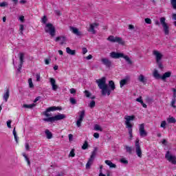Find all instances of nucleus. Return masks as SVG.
Wrapping results in <instances>:
<instances>
[{
	"mask_svg": "<svg viewBox=\"0 0 176 176\" xmlns=\"http://www.w3.org/2000/svg\"><path fill=\"white\" fill-rule=\"evenodd\" d=\"M144 21L146 24H152V20L149 18H146Z\"/></svg>",
	"mask_w": 176,
	"mask_h": 176,
	"instance_id": "nucleus-45",
	"label": "nucleus"
},
{
	"mask_svg": "<svg viewBox=\"0 0 176 176\" xmlns=\"http://www.w3.org/2000/svg\"><path fill=\"white\" fill-rule=\"evenodd\" d=\"M19 20H20V21H24V16H21L20 17H19Z\"/></svg>",
	"mask_w": 176,
	"mask_h": 176,
	"instance_id": "nucleus-61",
	"label": "nucleus"
},
{
	"mask_svg": "<svg viewBox=\"0 0 176 176\" xmlns=\"http://www.w3.org/2000/svg\"><path fill=\"white\" fill-rule=\"evenodd\" d=\"M45 31L47 34H50V35L54 38L56 36V28L52 23H47L45 27Z\"/></svg>",
	"mask_w": 176,
	"mask_h": 176,
	"instance_id": "nucleus-6",
	"label": "nucleus"
},
{
	"mask_svg": "<svg viewBox=\"0 0 176 176\" xmlns=\"http://www.w3.org/2000/svg\"><path fill=\"white\" fill-rule=\"evenodd\" d=\"M139 131L140 137H146V135H148V133L145 131L144 124H141L140 125Z\"/></svg>",
	"mask_w": 176,
	"mask_h": 176,
	"instance_id": "nucleus-12",
	"label": "nucleus"
},
{
	"mask_svg": "<svg viewBox=\"0 0 176 176\" xmlns=\"http://www.w3.org/2000/svg\"><path fill=\"white\" fill-rule=\"evenodd\" d=\"M35 107V104H23V108H27L29 109H31L32 108H34Z\"/></svg>",
	"mask_w": 176,
	"mask_h": 176,
	"instance_id": "nucleus-32",
	"label": "nucleus"
},
{
	"mask_svg": "<svg viewBox=\"0 0 176 176\" xmlns=\"http://www.w3.org/2000/svg\"><path fill=\"white\" fill-rule=\"evenodd\" d=\"M170 3L173 9H176V0H170Z\"/></svg>",
	"mask_w": 176,
	"mask_h": 176,
	"instance_id": "nucleus-39",
	"label": "nucleus"
},
{
	"mask_svg": "<svg viewBox=\"0 0 176 176\" xmlns=\"http://www.w3.org/2000/svg\"><path fill=\"white\" fill-rule=\"evenodd\" d=\"M160 24L162 25V28H164V32L165 35H168V34H170V28L168 27L167 23H166V18L161 17L160 19Z\"/></svg>",
	"mask_w": 176,
	"mask_h": 176,
	"instance_id": "nucleus-7",
	"label": "nucleus"
},
{
	"mask_svg": "<svg viewBox=\"0 0 176 176\" xmlns=\"http://www.w3.org/2000/svg\"><path fill=\"white\" fill-rule=\"evenodd\" d=\"M84 93H85V96L87 97V98H89V97H90V96H91V94H90L89 91H87V90H85V91H84Z\"/></svg>",
	"mask_w": 176,
	"mask_h": 176,
	"instance_id": "nucleus-49",
	"label": "nucleus"
},
{
	"mask_svg": "<svg viewBox=\"0 0 176 176\" xmlns=\"http://www.w3.org/2000/svg\"><path fill=\"white\" fill-rule=\"evenodd\" d=\"M153 54L155 57L156 63L160 69H163V64H162V59L163 58V54L157 50L153 51Z\"/></svg>",
	"mask_w": 176,
	"mask_h": 176,
	"instance_id": "nucleus-4",
	"label": "nucleus"
},
{
	"mask_svg": "<svg viewBox=\"0 0 176 176\" xmlns=\"http://www.w3.org/2000/svg\"><path fill=\"white\" fill-rule=\"evenodd\" d=\"M8 2L3 1L2 3H0V8H5V6H8Z\"/></svg>",
	"mask_w": 176,
	"mask_h": 176,
	"instance_id": "nucleus-44",
	"label": "nucleus"
},
{
	"mask_svg": "<svg viewBox=\"0 0 176 176\" xmlns=\"http://www.w3.org/2000/svg\"><path fill=\"white\" fill-rule=\"evenodd\" d=\"M69 30L73 34H74V35H76L77 36H80L82 35V32H80V31H79V29H78L77 28L70 26Z\"/></svg>",
	"mask_w": 176,
	"mask_h": 176,
	"instance_id": "nucleus-16",
	"label": "nucleus"
},
{
	"mask_svg": "<svg viewBox=\"0 0 176 176\" xmlns=\"http://www.w3.org/2000/svg\"><path fill=\"white\" fill-rule=\"evenodd\" d=\"M155 25H160V22H159V21L156 20V21H155Z\"/></svg>",
	"mask_w": 176,
	"mask_h": 176,
	"instance_id": "nucleus-62",
	"label": "nucleus"
},
{
	"mask_svg": "<svg viewBox=\"0 0 176 176\" xmlns=\"http://www.w3.org/2000/svg\"><path fill=\"white\" fill-rule=\"evenodd\" d=\"M89 146V143H87V141H85L82 146V149H87V147Z\"/></svg>",
	"mask_w": 176,
	"mask_h": 176,
	"instance_id": "nucleus-37",
	"label": "nucleus"
},
{
	"mask_svg": "<svg viewBox=\"0 0 176 176\" xmlns=\"http://www.w3.org/2000/svg\"><path fill=\"white\" fill-rule=\"evenodd\" d=\"M19 60H20V64L19 65L17 71L19 72H21V68L23 67V64H24V53L23 52L19 53Z\"/></svg>",
	"mask_w": 176,
	"mask_h": 176,
	"instance_id": "nucleus-13",
	"label": "nucleus"
},
{
	"mask_svg": "<svg viewBox=\"0 0 176 176\" xmlns=\"http://www.w3.org/2000/svg\"><path fill=\"white\" fill-rule=\"evenodd\" d=\"M69 156L71 157H75V150L72 149L69 154Z\"/></svg>",
	"mask_w": 176,
	"mask_h": 176,
	"instance_id": "nucleus-41",
	"label": "nucleus"
},
{
	"mask_svg": "<svg viewBox=\"0 0 176 176\" xmlns=\"http://www.w3.org/2000/svg\"><path fill=\"white\" fill-rule=\"evenodd\" d=\"M96 82L98 85V87L101 90L102 96H111V92L113 91V90L116 89L113 80H110L109 82V86L107 85V78L105 77L98 79Z\"/></svg>",
	"mask_w": 176,
	"mask_h": 176,
	"instance_id": "nucleus-1",
	"label": "nucleus"
},
{
	"mask_svg": "<svg viewBox=\"0 0 176 176\" xmlns=\"http://www.w3.org/2000/svg\"><path fill=\"white\" fill-rule=\"evenodd\" d=\"M63 108L61 107H50L46 109L45 111L43 113V114L47 117V118H44V122H50L53 123V122H57V120H63L65 119V116L64 114L59 113L56 116H52V113H49V112H53L54 111H61Z\"/></svg>",
	"mask_w": 176,
	"mask_h": 176,
	"instance_id": "nucleus-2",
	"label": "nucleus"
},
{
	"mask_svg": "<svg viewBox=\"0 0 176 176\" xmlns=\"http://www.w3.org/2000/svg\"><path fill=\"white\" fill-rule=\"evenodd\" d=\"M28 83H29V87L32 89V87H34V83H32V78L28 79Z\"/></svg>",
	"mask_w": 176,
	"mask_h": 176,
	"instance_id": "nucleus-36",
	"label": "nucleus"
},
{
	"mask_svg": "<svg viewBox=\"0 0 176 176\" xmlns=\"http://www.w3.org/2000/svg\"><path fill=\"white\" fill-rule=\"evenodd\" d=\"M82 122H83V120H78L76 121L77 127H80V126H82Z\"/></svg>",
	"mask_w": 176,
	"mask_h": 176,
	"instance_id": "nucleus-42",
	"label": "nucleus"
},
{
	"mask_svg": "<svg viewBox=\"0 0 176 176\" xmlns=\"http://www.w3.org/2000/svg\"><path fill=\"white\" fill-rule=\"evenodd\" d=\"M89 108H94V107H96V101L92 100L90 102L89 104Z\"/></svg>",
	"mask_w": 176,
	"mask_h": 176,
	"instance_id": "nucleus-35",
	"label": "nucleus"
},
{
	"mask_svg": "<svg viewBox=\"0 0 176 176\" xmlns=\"http://www.w3.org/2000/svg\"><path fill=\"white\" fill-rule=\"evenodd\" d=\"M85 110H82V111L80 112L78 120H83V119H85Z\"/></svg>",
	"mask_w": 176,
	"mask_h": 176,
	"instance_id": "nucleus-28",
	"label": "nucleus"
},
{
	"mask_svg": "<svg viewBox=\"0 0 176 176\" xmlns=\"http://www.w3.org/2000/svg\"><path fill=\"white\" fill-rule=\"evenodd\" d=\"M71 94H75L76 93V90L74 88L70 89Z\"/></svg>",
	"mask_w": 176,
	"mask_h": 176,
	"instance_id": "nucleus-54",
	"label": "nucleus"
},
{
	"mask_svg": "<svg viewBox=\"0 0 176 176\" xmlns=\"http://www.w3.org/2000/svg\"><path fill=\"white\" fill-rule=\"evenodd\" d=\"M101 63L103 65L107 67V68H111V67H112V61L108 58H102L101 59Z\"/></svg>",
	"mask_w": 176,
	"mask_h": 176,
	"instance_id": "nucleus-11",
	"label": "nucleus"
},
{
	"mask_svg": "<svg viewBox=\"0 0 176 176\" xmlns=\"http://www.w3.org/2000/svg\"><path fill=\"white\" fill-rule=\"evenodd\" d=\"M122 58H124V60L126 61V63L129 65H131L133 64V61H131V59L127 55H124L123 54V56H122Z\"/></svg>",
	"mask_w": 176,
	"mask_h": 176,
	"instance_id": "nucleus-22",
	"label": "nucleus"
},
{
	"mask_svg": "<svg viewBox=\"0 0 176 176\" xmlns=\"http://www.w3.org/2000/svg\"><path fill=\"white\" fill-rule=\"evenodd\" d=\"M107 41H109V42H111L112 43H119V45H124V41L120 37L118 36H109L107 38Z\"/></svg>",
	"mask_w": 176,
	"mask_h": 176,
	"instance_id": "nucleus-8",
	"label": "nucleus"
},
{
	"mask_svg": "<svg viewBox=\"0 0 176 176\" xmlns=\"http://www.w3.org/2000/svg\"><path fill=\"white\" fill-rule=\"evenodd\" d=\"M86 53H87V48H82V54H86Z\"/></svg>",
	"mask_w": 176,
	"mask_h": 176,
	"instance_id": "nucleus-57",
	"label": "nucleus"
},
{
	"mask_svg": "<svg viewBox=\"0 0 176 176\" xmlns=\"http://www.w3.org/2000/svg\"><path fill=\"white\" fill-rule=\"evenodd\" d=\"M10 96V92L9 91V89H7L6 93H4L3 98L5 101V102H8V100H9V97Z\"/></svg>",
	"mask_w": 176,
	"mask_h": 176,
	"instance_id": "nucleus-19",
	"label": "nucleus"
},
{
	"mask_svg": "<svg viewBox=\"0 0 176 176\" xmlns=\"http://www.w3.org/2000/svg\"><path fill=\"white\" fill-rule=\"evenodd\" d=\"M105 163L107 164V166H109L111 168H116V164L112 163L110 160H106Z\"/></svg>",
	"mask_w": 176,
	"mask_h": 176,
	"instance_id": "nucleus-24",
	"label": "nucleus"
},
{
	"mask_svg": "<svg viewBox=\"0 0 176 176\" xmlns=\"http://www.w3.org/2000/svg\"><path fill=\"white\" fill-rule=\"evenodd\" d=\"M66 53H67V54H70V56H75V54H76V50H71V48H69V47H67L66 48Z\"/></svg>",
	"mask_w": 176,
	"mask_h": 176,
	"instance_id": "nucleus-21",
	"label": "nucleus"
},
{
	"mask_svg": "<svg viewBox=\"0 0 176 176\" xmlns=\"http://www.w3.org/2000/svg\"><path fill=\"white\" fill-rule=\"evenodd\" d=\"M39 100H41V96L36 97V98L34 99V102H37V101H39Z\"/></svg>",
	"mask_w": 176,
	"mask_h": 176,
	"instance_id": "nucleus-60",
	"label": "nucleus"
},
{
	"mask_svg": "<svg viewBox=\"0 0 176 176\" xmlns=\"http://www.w3.org/2000/svg\"><path fill=\"white\" fill-rule=\"evenodd\" d=\"M94 130H96V131H102V128H101V126L98 124H95Z\"/></svg>",
	"mask_w": 176,
	"mask_h": 176,
	"instance_id": "nucleus-34",
	"label": "nucleus"
},
{
	"mask_svg": "<svg viewBox=\"0 0 176 176\" xmlns=\"http://www.w3.org/2000/svg\"><path fill=\"white\" fill-rule=\"evenodd\" d=\"M139 82H141L142 83H145L146 82V80H145V76L144 75L140 74L138 77Z\"/></svg>",
	"mask_w": 176,
	"mask_h": 176,
	"instance_id": "nucleus-26",
	"label": "nucleus"
},
{
	"mask_svg": "<svg viewBox=\"0 0 176 176\" xmlns=\"http://www.w3.org/2000/svg\"><path fill=\"white\" fill-rule=\"evenodd\" d=\"M127 84V79H122L120 82V87H123L124 85Z\"/></svg>",
	"mask_w": 176,
	"mask_h": 176,
	"instance_id": "nucleus-33",
	"label": "nucleus"
},
{
	"mask_svg": "<svg viewBox=\"0 0 176 176\" xmlns=\"http://www.w3.org/2000/svg\"><path fill=\"white\" fill-rule=\"evenodd\" d=\"M165 158L168 160V162L172 163V164H176V157L175 155H170V151L166 152Z\"/></svg>",
	"mask_w": 176,
	"mask_h": 176,
	"instance_id": "nucleus-10",
	"label": "nucleus"
},
{
	"mask_svg": "<svg viewBox=\"0 0 176 176\" xmlns=\"http://www.w3.org/2000/svg\"><path fill=\"white\" fill-rule=\"evenodd\" d=\"M45 133L47 135V140H52V138H53V134L52 133V132H50V131H49V129H46Z\"/></svg>",
	"mask_w": 176,
	"mask_h": 176,
	"instance_id": "nucleus-23",
	"label": "nucleus"
},
{
	"mask_svg": "<svg viewBox=\"0 0 176 176\" xmlns=\"http://www.w3.org/2000/svg\"><path fill=\"white\" fill-rule=\"evenodd\" d=\"M124 148L126 151V152L128 153H129L130 155H131L132 152H133V148L132 147H130L129 146H124Z\"/></svg>",
	"mask_w": 176,
	"mask_h": 176,
	"instance_id": "nucleus-30",
	"label": "nucleus"
},
{
	"mask_svg": "<svg viewBox=\"0 0 176 176\" xmlns=\"http://www.w3.org/2000/svg\"><path fill=\"white\" fill-rule=\"evenodd\" d=\"M93 58V56L89 54L88 56H86V60H91Z\"/></svg>",
	"mask_w": 176,
	"mask_h": 176,
	"instance_id": "nucleus-58",
	"label": "nucleus"
},
{
	"mask_svg": "<svg viewBox=\"0 0 176 176\" xmlns=\"http://www.w3.org/2000/svg\"><path fill=\"white\" fill-rule=\"evenodd\" d=\"M125 119V124L126 129H128L129 138H133V124L130 122L131 120H134L135 119V116H126L124 117Z\"/></svg>",
	"mask_w": 176,
	"mask_h": 176,
	"instance_id": "nucleus-3",
	"label": "nucleus"
},
{
	"mask_svg": "<svg viewBox=\"0 0 176 176\" xmlns=\"http://www.w3.org/2000/svg\"><path fill=\"white\" fill-rule=\"evenodd\" d=\"M20 31H21V34L23 35V31H24V25H20Z\"/></svg>",
	"mask_w": 176,
	"mask_h": 176,
	"instance_id": "nucleus-51",
	"label": "nucleus"
},
{
	"mask_svg": "<svg viewBox=\"0 0 176 176\" xmlns=\"http://www.w3.org/2000/svg\"><path fill=\"white\" fill-rule=\"evenodd\" d=\"M41 20V22L43 23V24H46V23L47 22V18L46 17V16H44Z\"/></svg>",
	"mask_w": 176,
	"mask_h": 176,
	"instance_id": "nucleus-47",
	"label": "nucleus"
},
{
	"mask_svg": "<svg viewBox=\"0 0 176 176\" xmlns=\"http://www.w3.org/2000/svg\"><path fill=\"white\" fill-rule=\"evenodd\" d=\"M99 176H107V175H105L104 174H102V170H101L100 169Z\"/></svg>",
	"mask_w": 176,
	"mask_h": 176,
	"instance_id": "nucleus-63",
	"label": "nucleus"
},
{
	"mask_svg": "<svg viewBox=\"0 0 176 176\" xmlns=\"http://www.w3.org/2000/svg\"><path fill=\"white\" fill-rule=\"evenodd\" d=\"M36 78L37 82H41V74H36Z\"/></svg>",
	"mask_w": 176,
	"mask_h": 176,
	"instance_id": "nucleus-50",
	"label": "nucleus"
},
{
	"mask_svg": "<svg viewBox=\"0 0 176 176\" xmlns=\"http://www.w3.org/2000/svg\"><path fill=\"white\" fill-rule=\"evenodd\" d=\"M25 148L26 151H30V144L28 143H25Z\"/></svg>",
	"mask_w": 176,
	"mask_h": 176,
	"instance_id": "nucleus-53",
	"label": "nucleus"
},
{
	"mask_svg": "<svg viewBox=\"0 0 176 176\" xmlns=\"http://www.w3.org/2000/svg\"><path fill=\"white\" fill-rule=\"evenodd\" d=\"M69 101L73 105H75V104H76V100L74 98H70Z\"/></svg>",
	"mask_w": 176,
	"mask_h": 176,
	"instance_id": "nucleus-43",
	"label": "nucleus"
},
{
	"mask_svg": "<svg viewBox=\"0 0 176 176\" xmlns=\"http://www.w3.org/2000/svg\"><path fill=\"white\" fill-rule=\"evenodd\" d=\"M45 64H46V65H49V64H50V59H45Z\"/></svg>",
	"mask_w": 176,
	"mask_h": 176,
	"instance_id": "nucleus-56",
	"label": "nucleus"
},
{
	"mask_svg": "<svg viewBox=\"0 0 176 176\" xmlns=\"http://www.w3.org/2000/svg\"><path fill=\"white\" fill-rule=\"evenodd\" d=\"M98 151V148L94 147V151L91 152V155L87 162V163L85 165V167L87 170L90 169V167L93 164V162H94V157H96V155H97V151Z\"/></svg>",
	"mask_w": 176,
	"mask_h": 176,
	"instance_id": "nucleus-5",
	"label": "nucleus"
},
{
	"mask_svg": "<svg viewBox=\"0 0 176 176\" xmlns=\"http://www.w3.org/2000/svg\"><path fill=\"white\" fill-rule=\"evenodd\" d=\"M94 137L95 138H100V134H99L98 133H95L94 134Z\"/></svg>",
	"mask_w": 176,
	"mask_h": 176,
	"instance_id": "nucleus-55",
	"label": "nucleus"
},
{
	"mask_svg": "<svg viewBox=\"0 0 176 176\" xmlns=\"http://www.w3.org/2000/svg\"><path fill=\"white\" fill-rule=\"evenodd\" d=\"M56 176H64V173H58Z\"/></svg>",
	"mask_w": 176,
	"mask_h": 176,
	"instance_id": "nucleus-64",
	"label": "nucleus"
},
{
	"mask_svg": "<svg viewBox=\"0 0 176 176\" xmlns=\"http://www.w3.org/2000/svg\"><path fill=\"white\" fill-rule=\"evenodd\" d=\"M170 76H171V72H165L162 76H161V79L162 80H166V79H167V78H170Z\"/></svg>",
	"mask_w": 176,
	"mask_h": 176,
	"instance_id": "nucleus-20",
	"label": "nucleus"
},
{
	"mask_svg": "<svg viewBox=\"0 0 176 176\" xmlns=\"http://www.w3.org/2000/svg\"><path fill=\"white\" fill-rule=\"evenodd\" d=\"M166 125H167V122L166 121H162L161 122L160 127H162V129H166Z\"/></svg>",
	"mask_w": 176,
	"mask_h": 176,
	"instance_id": "nucleus-40",
	"label": "nucleus"
},
{
	"mask_svg": "<svg viewBox=\"0 0 176 176\" xmlns=\"http://www.w3.org/2000/svg\"><path fill=\"white\" fill-rule=\"evenodd\" d=\"M168 123H176V120L174 118V117H169L167 118Z\"/></svg>",
	"mask_w": 176,
	"mask_h": 176,
	"instance_id": "nucleus-31",
	"label": "nucleus"
},
{
	"mask_svg": "<svg viewBox=\"0 0 176 176\" xmlns=\"http://www.w3.org/2000/svg\"><path fill=\"white\" fill-rule=\"evenodd\" d=\"M153 76L155 78V79H159L162 77H160V74H159V72L157 70H155L153 72Z\"/></svg>",
	"mask_w": 176,
	"mask_h": 176,
	"instance_id": "nucleus-29",
	"label": "nucleus"
},
{
	"mask_svg": "<svg viewBox=\"0 0 176 176\" xmlns=\"http://www.w3.org/2000/svg\"><path fill=\"white\" fill-rule=\"evenodd\" d=\"M110 57H111V58H120V57H123V53L112 52L110 53Z\"/></svg>",
	"mask_w": 176,
	"mask_h": 176,
	"instance_id": "nucleus-17",
	"label": "nucleus"
},
{
	"mask_svg": "<svg viewBox=\"0 0 176 176\" xmlns=\"http://www.w3.org/2000/svg\"><path fill=\"white\" fill-rule=\"evenodd\" d=\"M54 13L56 14V16H61V12L58 10H55Z\"/></svg>",
	"mask_w": 176,
	"mask_h": 176,
	"instance_id": "nucleus-52",
	"label": "nucleus"
},
{
	"mask_svg": "<svg viewBox=\"0 0 176 176\" xmlns=\"http://www.w3.org/2000/svg\"><path fill=\"white\" fill-rule=\"evenodd\" d=\"M136 101L138 102H140V104H142V102H144L142 100V96H140L139 98H136Z\"/></svg>",
	"mask_w": 176,
	"mask_h": 176,
	"instance_id": "nucleus-48",
	"label": "nucleus"
},
{
	"mask_svg": "<svg viewBox=\"0 0 176 176\" xmlns=\"http://www.w3.org/2000/svg\"><path fill=\"white\" fill-rule=\"evenodd\" d=\"M135 148L137 156H138V157H142V150H141V146L140 145V139L136 140Z\"/></svg>",
	"mask_w": 176,
	"mask_h": 176,
	"instance_id": "nucleus-9",
	"label": "nucleus"
},
{
	"mask_svg": "<svg viewBox=\"0 0 176 176\" xmlns=\"http://www.w3.org/2000/svg\"><path fill=\"white\" fill-rule=\"evenodd\" d=\"M12 120H8L7 121V127H8V129H12Z\"/></svg>",
	"mask_w": 176,
	"mask_h": 176,
	"instance_id": "nucleus-46",
	"label": "nucleus"
},
{
	"mask_svg": "<svg viewBox=\"0 0 176 176\" xmlns=\"http://www.w3.org/2000/svg\"><path fill=\"white\" fill-rule=\"evenodd\" d=\"M12 134L14 135V138L16 144H19V137L17 136V132H16V128H14Z\"/></svg>",
	"mask_w": 176,
	"mask_h": 176,
	"instance_id": "nucleus-25",
	"label": "nucleus"
},
{
	"mask_svg": "<svg viewBox=\"0 0 176 176\" xmlns=\"http://www.w3.org/2000/svg\"><path fill=\"white\" fill-rule=\"evenodd\" d=\"M74 138L73 134H69V140L72 141V139Z\"/></svg>",
	"mask_w": 176,
	"mask_h": 176,
	"instance_id": "nucleus-59",
	"label": "nucleus"
},
{
	"mask_svg": "<svg viewBox=\"0 0 176 176\" xmlns=\"http://www.w3.org/2000/svg\"><path fill=\"white\" fill-rule=\"evenodd\" d=\"M55 42H60V45H65V42H67V37L59 36L55 38Z\"/></svg>",
	"mask_w": 176,
	"mask_h": 176,
	"instance_id": "nucleus-14",
	"label": "nucleus"
},
{
	"mask_svg": "<svg viewBox=\"0 0 176 176\" xmlns=\"http://www.w3.org/2000/svg\"><path fill=\"white\" fill-rule=\"evenodd\" d=\"M50 82L51 83V86H52V90H54V91H56L57 89H58V86L56 85V80L53 78H50Z\"/></svg>",
	"mask_w": 176,
	"mask_h": 176,
	"instance_id": "nucleus-18",
	"label": "nucleus"
},
{
	"mask_svg": "<svg viewBox=\"0 0 176 176\" xmlns=\"http://www.w3.org/2000/svg\"><path fill=\"white\" fill-rule=\"evenodd\" d=\"M120 163H122V164H129V161H127L126 159L124 158H122L120 160Z\"/></svg>",
	"mask_w": 176,
	"mask_h": 176,
	"instance_id": "nucleus-38",
	"label": "nucleus"
},
{
	"mask_svg": "<svg viewBox=\"0 0 176 176\" xmlns=\"http://www.w3.org/2000/svg\"><path fill=\"white\" fill-rule=\"evenodd\" d=\"M23 157H25V160L27 162L28 166H31V162H30V159L25 154V153H23Z\"/></svg>",
	"mask_w": 176,
	"mask_h": 176,
	"instance_id": "nucleus-27",
	"label": "nucleus"
},
{
	"mask_svg": "<svg viewBox=\"0 0 176 176\" xmlns=\"http://www.w3.org/2000/svg\"><path fill=\"white\" fill-rule=\"evenodd\" d=\"M100 25L98 23H94L90 25L89 29L88 30L89 32H91L92 34H96V30L94 28H97Z\"/></svg>",
	"mask_w": 176,
	"mask_h": 176,
	"instance_id": "nucleus-15",
	"label": "nucleus"
}]
</instances>
